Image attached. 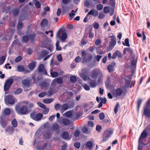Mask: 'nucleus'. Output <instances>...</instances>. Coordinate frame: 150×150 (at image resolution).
I'll list each match as a JSON object with an SVG mask.
<instances>
[{"label": "nucleus", "mask_w": 150, "mask_h": 150, "mask_svg": "<svg viewBox=\"0 0 150 150\" xmlns=\"http://www.w3.org/2000/svg\"><path fill=\"white\" fill-rule=\"evenodd\" d=\"M8 119L7 117L3 114L0 116V124L3 128H5L7 125Z\"/></svg>", "instance_id": "0eeeda50"}, {"label": "nucleus", "mask_w": 150, "mask_h": 150, "mask_svg": "<svg viewBox=\"0 0 150 150\" xmlns=\"http://www.w3.org/2000/svg\"><path fill=\"white\" fill-rule=\"evenodd\" d=\"M61 107V105L59 103H57L54 106L55 109L57 110L59 109Z\"/></svg>", "instance_id": "13d9d810"}, {"label": "nucleus", "mask_w": 150, "mask_h": 150, "mask_svg": "<svg viewBox=\"0 0 150 150\" xmlns=\"http://www.w3.org/2000/svg\"><path fill=\"white\" fill-rule=\"evenodd\" d=\"M99 117L100 120H103L105 118V115L103 112H101L100 114Z\"/></svg>", "instance_id": "e2e57ef3"}, {"label": "nucleus", "mask_w": 150, "mask_h": 150, "mask_svg": "<svg viewBox=\"0 0 150 150\" xmlns=\"http://www.w3.org/2000/svg\"><path fill=\"white\" fill-rule=\"evenodd\" d=\"M37 103L39 106L42 108H46V106L41 102H38Z\"/></svg>", "instance_id": "69168bd1"}, {"label": "nucleus", "mask_w": 150, "mask_h": 150, "mask_svg": "<svg viewBox=\"0 0 150 150\" xmlns=\"http://www.w3.org/2000/svg\"><path fill=\"white\" fill-rule=\"evenodd\" d=\"M102 129V127L100 125H97L96 128V130L98 132H100Z\"/></svg>", "instance_id": "052dcab7"}, {"label": "nucleus", "mask_w": 150, "mask_h": 150, "mask_svg": "<svg viewBox=\"0 0 150 150\" xmlns=\"http://www.w3.org/2000/svg\"><path fill=\"white\" fill-rule=\"evenodd\" d=\"M70 80L71 82L74 83L76 81V77L74 76H72L70 77Z\"/></svg>", "instance_id": "c03bdc74"}, {"label": "nucleus", "mask_w": 150, "mask_h": 150, "mask_svg": "<svg viewBox=\"0 0 150 150\" xmlns=\"http://www.w3.org/2000/svg\"><path fill=\"white\" fill-rule=\"evenodd\" d=\"M49 53V52L45 50H42V54L43 56H46Z\"/></svg>", "instance_id": "774afa93"}, {"label": "nucleus", "mask_w": 150, "mask_h": 150, "mask_svg": "<svg viewBox=\"0 0 150 150\" xmlns=\"http://www.w3.org/2000/svg\"><path fill=\"white\" fill-rule=\"evenodd\" d=\"M93 143L90 141L88 142L86 144V146L88 148L91 149L92 148Z\"/></svg>", "instance_id": "ea45409f"}, {"label": "nucleus", "mask_w": 150, "mask_h": 150, "mask_svg": "<svg viewBox=\"0 0 150 150\" xmlns=\"http://www.w3.org/2000/svg\"><path fill=\"white\" fill-rule=\"evenodd\" d=\"M119 105L118 103H117L116 104V105L114 108V111L115 114H117V112L118 108L119 107Z\"/></svg>", "instance_id": "603ef678"}, {"label": "nucleus", "mask_w": 150, "mask_h": 150, "mask_svg": "<svg viewBox=\"0 0 150 150\" xmlns=\"http://www.w3.org/2000/svg\"><path fill=\"white\" fill-rule=\"evenodd\" d=\"M125 85L127 87H129L131 81H130L127 79L125 80Z\"/></svg>", "instance_id": "338daca9"}, {"label": "nucleus", "mask_w": 150, "mask_h": 150, "mask_svg": "<svg viewBox=\"0 0 150 150\" xmlns=\"http://www.w3.org/2000/svg\"><path fill=\"white\" fill-rule=\"evenodd\" d=\"M48 21L46 18L43 19L41 22V27H44L47 25Z\"/></svg>", "instance_id": "412c9836"}, {"label": "nucleus", "mask_w": 150, "mask_h": 150, "mask_svg": "<svg viewBox=\"0 0 150 150\" xmlns=\"http://www.w3.org/2000/svg\"><path fill=\"white\" fill-rule=\"evenodd\" d=\"M43 136L45 139H49L50 137V134L49 133H46L44 134Z\"/></svg>", "instance_id": "6e6d98bb"}, {"label": "nucleus", "mask_w": 150, "mask_h": 150, "mask_svg": "<svg viewBox=\"0 0 150 150\" xmlns=\"http://www.w3.org/2000/svg\"><path fill=\"white\" fill-rule=\"evenodd\" d=\"M88 71V70L87 69H84L82 71L83 73L80 74V77L85 81H86L88 80V83L91 88H95L97 86V83L96 81L90 79V77L87 75L83 73L84 72L86 73Z\"/></svg>", "instance_id": "7ed1b4c3"}, {"label": "nucleus", "mask_w": 150, "mask_h": 150, "mask_svg": "<svg viewBox=\"0 0 150 150\" xmlns=\"http://www.w3.org/2000/svg\"><path fill=\"white\" fill-rule=\"evenodd\" d=\"M56 82L58 84H61L63 82V79L61 77L57 78L52 81L51 85H52L53 83H54Z\"/></svg>", "instance_id": "aec40b11"}, {"label": "nucleus", "mask_w": 150, "mask_h": 150, "mask_svg": "<svg viewBox=\"0 0 150 150\" xmlns=\"http://www.w3.org/2000/svg\"><path fill=\"white\" fill-rule=\"evenodd\" d=\"M62 123L64 125L67 126L70 124V121L67 118H64L62 120Z\"/></svg>", "instance_id": "5701e85b"}, {"label": "nucleus", "mask_w": 150, "mask_h": 150, "mask_svg": "<svg viewBox=\"0 0 150 150\" xmlns=\"http://www.w3.org/2000/svg\"><path fill=\"white\" fill-rule=\"evenodd\" d=\"M11 125L14 128L17 127L18 122L16 119H14L11 122Z\"/></svg>", "instance_id": "a878e982"}, {"label": "nucleus", "mask_w": 150, "mask_h": 150, "mask_svg": "<svg viewBox=\"0 0 150 150\" xmlns=\"http://www.w3.org/2000/svg\"><path fill=\"white\" fill-rule=\"evenodd\" d=\"M101 42V41L100 39H98L96 40L95 44L96 45L98 46L100 44Z\"/></svg>", "instance_id": "bf43d9fd"}, {"label": "nucleus", "mask_w": 150, "mask_h": 150, "mask_svg": "<svg viewBox=\"0 0 150 150\" xmlns=\"http://www.w3.org/2000/svg\"><path fill=\"white\" fill-rule=\"evenodd\" d=\"M115 65V63H114V65L111 64L109 65L107 67V69L109 73H111L113 70V67Z\"/></svg>", "instance_id": "bb28decb"}, {"label": "nucleus", "mask_w": 150, "mask_h": 150, "mask_svg": "<svg viewBox=\"0 0 150 150\" xmlns=\"http://www.w3.org/2000/svg\"><path fill=\"white\" fill-rule=\"evenodd\" d=\"M36 115L35 112H33L31 113L30 114V116L31 118L33 120H35V116H36Z\"/></svg>", "instance_id": "0e129e2a"}, {"label": "nucleus", "mask_w": 150, "mask_h": 150, "mask_svg": "<svg viewBox=\"0 0 150 150\" xmlns=\"http://www.w3.org/2000/svg\"><path fill=\"white\" fill-rule=\"evenodd\" d=\"M15 98L11 95H9L6 97L5 101L6 105L13 104L15 103Z\"/></svg>", "instance_id": "1a4fd4ad"}, {"label": "nucleus", "mask_w": 150, "mask_h": 150, "mask_svg": "<svg viewBox=\"0 0 150 150\" xmlns=\"http://www.w3.org/2000/svg\"><path fill=\"white\" fill-rule=\"evenodd\" d=\"M23 27V24L22 22H18L17 26V29H19V30H21Z\"/></svg>", "instance_id": "f704fd0d"}, {"label": "nucleus", "mask_w": 150, "mask_h": 150, "mask_svg": "<svg viewBox=\"0 0 150 150\" xmlns=\"http://www.w3.org/2000/svg\"><path fill=\"white\" fill-rule=\"evenodd\" d=\"M115 0H109V5L111 6H114L115 5Z\"/></svg>", "instance_id": "09e8293b"}, {"label": "nucleus", "mask_w": 150, "mask_h": 150, "mask_svg": "<svg viewBox=\"0 0 150 150\" xmlns=\"http://www.w3.org/2000/svg\"><path fill=\"white\" fill-rule=\"evenodd\" d=\"M87 43L85 39L82 38L81 42V44L80 45L81 46H82L85 45Z\"/></svg>", "instance_id": "de8ad7c7"}, {"label": "nucleus", "mask_w": 150, "mask_h": 150, "mask_svg": "<svg viewBox=\"0 0 150 150\" xmlns=\"http://www.w3.org/2000/svg\"><path fill=\"white\" fill-rule=\"evenodd\" d=\"M22 85L23 87L26 90V91H28L29 90L28 88L30 87V82L28 80H24L22 81Z\"/></svg>", "instance_id": "ddd939ff"}, {"label": "nucleus", "mask_w": 150, "mask_h": 150, "mask_svg": "<svg viewBox=\"0 0 150 150\" xmlns=\"http://www.w3.org/2000/svg\"><path fill=\"white\" fill-rule=\"evenodd\" d=\"M13 76H11L6 80L4 85V90L7 91L9 89L11 86L13 82Z\"/></svg>", "instance_id": "423d86ee"}, {"label": "nucleus", "mask_w": 150, "mask_h": 150, "mask_svg": "<svg viewBox=\"0 0 150 150\" xmlns=\"http://www.w3.org/2000/svg\"><path fill=\"white\" fill-rule=\"evenodd\" d=\"M65 115L67 117H71L72 115V112L70 111H67L65 113Z\"/></svg>", "instance_id": "8fccbe9b"}, {"label": "nucleus", "mask_w": 150, "mask_h": 150, "mask_svg": "<svg viewBox=\"0 0 150 150\" xmlns=\"http://www.w3.org/2000/svg\"><path fill=\"white\" fill-rule=\"evenodd\" d=\"M29 40V36L26 35L22 37V42L26 43Z\"/></svg>", "instance_id": "c85d7f7f"}, {"label": "nucleus", "mask_w": 150, "mask_h": 150, "mask_svg": "<svg viewBox=\"0 0 150 150\" xmlns=\"http://www.w3.org/2000/svg\"><path fill=\"white\" fill-rule=\"evenodd\" d=\"M6 59V57L4 56H2L0 58V61L2 64L4 63Z\"/></svg>", "instance_id": "680f3d73"}, {"label": "nucleus", "mask_w": 150, "mask_h": 150, "mask_svg": "<svg viewBox=\"0 0 150 150\" xmlns=\"http://www.w3.org/2000/svg\"><path fill=\"white\" fill-rule=\"evenodd\" d=\"M82 132H83L86 134H88L89 133V132L88 131V128L86 127H83L82 129Z\"/></svg>", "instance_id": "37998d69"}, {"label": "nucleus", "mask_w": 150, "mask_h": 150, "mask_svg": "<svg viewBox=\"0 0 150 150\" xmlns=\"http://www.w3.org/2000/svg\"><path fill=\"white\" fill-rule=\"evenodd\" d=\"M34 1L35 2V6L37 8H39L41 7V4L40 2L37 0H35Z\"/></svg>", "instance_id": "e433bc0d"}, {"label": "nucleus", "mask_w": 150, "mask_h": 150, "mask_svg": "<svg viewBox=\"0 0 150 150\" xmlns=\"http://www.w3.org/2000/svg\"><path fill=\"white\" fill-rule=\"evenodd\" d=\"M38 72L39 73H43L45 75L47 74V72L44 68V66L43 64H40L38 66Z\"/></svg>", "instance_id": "f8f14e48"}, {"label": "nucleus", "mask_w": 150, "mask_h": 150, "mask_svg": "<svg viewBox=\"0 0 150 150\" xmlns=\"http://www.w3.org/2000/svg\"><path fill=\"white\" fill-rule=\"evenodd\" d=\"M22 57L21 56H18L15 59V62H18L21 60Z\"/></svg>", "instance_id": "49530a36"}, {"label": "nucleus", "mask_w": 150, "mask_h": 150, "mask_svg": "<svg viewBox=\"0 0 150 150\" xmlns=\"http://www.w3.org/2000/svg\"><path fill=\"white\" fill-rule=\"evenodd\" d=\"M61 136L62 139L65 140H69L71 138L67 132H63L61 134Z\"/></svg>", "instance_id": "2eb2a0df"}, {"label": "nucleus", "mask_w": 150, "mask_h": 150, "mask_svg": "<svg viewBox=\"0 0 150 150\" xmlns=\"http://www.w3.org/2000/svg\"><path fill=\"white\" fill-rule=\"evenodd\" d=\"M105 17V16L103 12H100L98 16V18L100 19L103 18Z\"/></svg>", "instance_id": "4d7b16f0"}, {"label": "nucleus", "mask_w": 150, "mask_h": 150, "mask_svg": "<svg viewBox=\"0 0 150 150\" xmlns=\"http://www.w3.org/2000/svg\"><path fill=\"white\" fill-rule=\"evenodd\" d=\"M56 37L60 39L62 41L65 40L67 37L66 33L64 32L63 30L61 28L58 31L56 35Z\"/></svg>", "instance_id": "39448f33"}, {"label": "nucleus", "mask_w": 150, "mask_h": 150, "mask_svg": "<svg viewBox=\"0 0 150 150\" xmlns=\"http://www.w3.org/2000/svg\"><path fill=\"white\" fill-rule=\"evenodd\" d=\"M11 112V110L8 108H5L4 111V113L5 115H9Z\"/></svg>", "instance_id": "cd10ccee"}, {"label": "nucleus", "mask_w": 150, "mask_h": 150, "mask_svg": "<svg viewBox=\"0 0 150 150\" xmlns=\"http://www.w3.org/2000/svg\"><path fill=\"white\" fill-rule=\"evenodd\" d=\"M52 86L50 88L48 91V96L50 97L54 93H55L56 92L54 86H53L52 85Z\"/></svg>", "instance_id": "f3484780"}, {"label": "nucleus", "mask_w": 150, "mask_h": 150, "mask_svg": "<svg viewBox=\"0 0 150 150\" xmlns=\"http://www.w3.org/2000/svg\"><path fill=\"white\" fill-rule=\"evenodd\" d=\"M83 86L84 89L86 90L89 91L90 90L89 86L86 83L84 84Z\"/></svg>", "instance_id": "3c124183"}, {"label": "nucleus", "mask_w": 150, "mask_h": 150, "mask_svg": "<svg viewBox=\"0 0 150 150\" xmlns=\"http://www.w3.org/2000/svg\"><path fill=\"white\" fill-rule=\"evenodd\" d=\"M113 133V130H105L103 134V138L102 140V142H104L110 137V135Z\"/></svg>", "instance_id": "20e7f679"}, {"label": "nucleus", "mask_w": 150, "mask_h": 150, "mask_svg": "<svg viewBox=\"0 0 150 150\" xmlns=\"http://www.w3.org/2000/svg\"><path fill=\"white\" fill-rule=\"evenodd\" d=\"M144 113L145 115L150 117V109L147 108L144 109Z\"/></svg>", "instance_id": "b1692460"}, {"label": "nucleus", "mask_w": 150, "mask_h": 150, "mask_svg": "<svg viewBox=\"0 0 150 150\" xmlns=\"http://www.w3.org/2000/svg\"><path fill=\"white\" fill-rule=\"evenodd\" d=\"M62 109V110H67L69 108V105L66 103L63 104L61 106Z\"/></svg>", "instance_id": "72a5a7b5"}, {"label": "nucleus", "mask_w": 150, "mask_h": 150, "mask_svg": "<svg viewBox=\"0 0 150 150\" xmlns=\"http://www.w3.org/2000/svg\"><path fill=\"white\" fill-rule=\"evenodd\" d=\"M36 62L35 61H33L29 64L28 67L31 70H33L35 67Z\"/></svg>", "instance_id": "393cba45"}, {"label": "nucleus", "mask_w": 150, "mask_h": 150, "mask_svg": "<svg viewBox=\"0 0 150 150\" xmlns=\"http://www.w3.org/2000/svg\"><path fill=\"white\" fill-rule=\"evenodd\" d=\"M111 38V41L110 42V47L111 49L113 48L116 44V40L115 37L114 35L110 37Z\"/></svg>", "instance_id": "4468645a"}, {"label": "nucleus", "mask_w": 150, "mask_h": 150, "mask_svg": "<svg viewBox=\"0 0 150 150\" xmlns=\"http://www.w3.org/2000/svg\"><path fill=\"white\" fill-rule=\"evenodd\" d=\"M127 92V90H125L124 91H123L121 88H118L116 89L115 91V93L116 95L117 96H120L122 93L125 94Z\"/></svg>", "instance_id": "a211bd4d"}, {"label": "nucleus", "mask_w": 150, "mask_h": 150, "mask_svg": "<svg viewBox=\"0 0 150 150\" xmlns=\"http://www.w3.org/2000/svg\"><path fill=\"white\" fill-rule=\"evenodd\" d=\"M50 75L52 77L54 78L57 76L58 75V74L57 72L56 71L52 72V71L51 70Z\"/></svg>", "instance_id": "473e14b6"}, {"label": "nucleus", "mask_w": 150, "mask_h": 150, "mask_svg": "<svg viewBox=\"0 0 150 150\" xmlns=\"http://www.w3.org/2000/svg\"><path fill=\"white\" fill-rule=\"evenodd\" d=\"M24 105L21 106L17 105L15 107L16 112L21 115H24L28 114L31 109L33 108L34 105L30 103L29 101H27L23 102Z\"/></svg>", "instance_id": "f257e3e1"}, {"label": "nucleus", "mask_w": 150, "mask_h": 150, "mask_svg": "<svg viewBox=\"0 0 150 150\" xmlns=\"http://www.w3.org/2000/svg\"><path fill=\"white\" fill-rule=\"evenodd\" d=\"M104 12L105 13H108L109 12V8L108 6H105L103 9Z\"/></svg>", "instance_id": "5fc2aeb1"}, {"label": "nucleus", "mask_w": 150, "mask_h": 150, "mask_svg": "<svg viewBox=\"0 0 150 150\" xmlns=\"http://www.w3.org/2000/svg\"><path fill=\"white\" fill-rule=\"evenodd\" d=\"M142 102V100L141 99H138L137 101V110L139 111Z\"/></svg>", "instance_id": "c9c22d12"}, {"label": "nucleus", "mask_w": 150, "mask_h": 150, "mask_svg": "<svg viewBox=\"0 0 150 150\" xmlns=\"http://www.w3.org/2000/svg\"><path fill=\"white\" fill-rule=\"evenodd\" d=\"M149 125H147L144 130L143 131L139 138V140H143L145 138L147 137L148 134L147 132V131H148L149 129Z\"/></svg>", "instance_id": "9d476101"}, {"label": "nucleus", "mask_w": 150, "mask_h": 150, "mask_svg": "<svg viewBox=\"0 0 150 150\" xmlns=\"http://www.w3.org/2000/svg\"><path fill=\"white\" fill-rule=\"evenodd\" d=\"M52 129L55 130H58L59 129V126L57 123H56L53 125Z\"/></svg>", "instance_id": "4c0bfd02"}, {"label": "nucleus", "mask_w": 150, "mask_h": 150, "mask_svg": "<svg viewBox=\"0 0 150 150\" xmlns=\"http://www.w3.org/2000/svg\"><path fill=\"white\" fill-rule=\"evenodd\" d=\"M98 11L96 10H94L92 9L90 11L87 13L86 17L83 20L84 22H86L88 19V16L90 15H92L93 16L96 17L98 16Z\"/></svg>", "instance_id": "6e6552de"}, {"label": "nucleus", "mask_w": 150, "mask_h": 150, "mask_svg": "<svg viewBox=\"0 0 150 150\" xmlns=\"http://www.w3.org/2000/svg\"><path fill=\"white\" fill-rule=\"evenodd\" d=\"M36 140H35V142L34 143V146L35 147V148L37 149L38 150H44V149L47 147L48 146V147H50V144L48 142H46L45 144L41 148L40 147L37 146V145L36 143H35Z\"/></svg>", "instance_id": "9b49d317"}, {"label": "nucleus", "mask_w": 150, "mask_h": 150, "mask_svg": "<svg viewBox=\"0 0 150 150\" xmlns=\"http://www.w3.org/2000/svg\"><path fill=\"white\" fill-rule=\"evenodd\" d=\"M89 76L92 79H95L96 81V80L98 78L97 82H96L97 85L98 84L101 83L103 77L102 71L98 69H93L91 71Z\"/></svg>", "instance_id": "f03ea898"}, {"label": "nucleus", "mask_w": 150, "mask_h": 150, "mask_svg": "<svg viewBox=\"0 0 150 150\" xmlns=\"http://www.w3.org/2000/svg\"><path fill=\"white\" fill-rule=\"evenodd\" d=\"M17 70L19 71H23L24 70V68L23 66L22 65H20L17 68Z\"/></svg>", "instance_id": "a19ab883"}, {"label": "nucleus", "mask_w": 150, "mask_h": 150, "mask_svg": "<svg viewBox=\"0 0 150 150\" xmlns=\"http://www.w3.org/2000/svg\"><path fill=\"white\" fill-rule=\"evenodd\" d=\"M125 43L123 42L122 44L124 45H126L127 47H129L130 45L129 43V40L128 38H126L125 40Z\"/></svg>", "instance_id": "58836bf2"}, {"label": "nucleus", "mask_w": 150, "mask_h": 150, "mask_svg": "<svg viewBox=\"0 0 150 150\" xmlns=\"http://www.w3.org/2000/svg\"><path fill=\"white\" fill-rule=\"evenodd\" d=\"M103 7V5L101 4H99L96 6V8L98 10L100 11L101 10Z\"/></svg>", "instance_id": "a18cd8bd"}, {"label": "nucleus", "mask_w": 150, "mask_h": 150, "mask_svg": "<svg viewBox=\"0 0 150 150\" xmlns=\"http://www.w3.org/2000/svg\"><path fill=\"white\" fill-rule=\"evenodd\" d=\"M22 91V89L21 88H19L16 89L14 93L16 95H18L21 93Z\"/></svg>", "instance_id": "7c9ffc66"}, {"label": "nucleus", "mask_w": 150, "mask_h": 150, "mask_svg": "<svg viewBox=\"0 0 150 150\" xmlns=\"http://www.w3.org/2000/svg\"><path fill=\"white\" fill-rule=\"evenodd\" d=\"M43 115L42 114L39 113L36 115L35 116V120L37 121H38L40 120L43 117Z\"/></svg>", "instance_id": "4be33fe9"}, {"label": "nucleus", "mask_w": 150, "mask_h": 150, "mask_svg": "<svg viewBox=\"0 0 150 150\" xmlns=\"http://www.w3.org/2000/svg\"><path fill=\"white\" fill-rule=\"evenodd\" d=\"M19 12V9L18 8H14L13 10V14L15 16L18 15Z\"/></svg>", "instance_id": "2f4dec72"}, {"label": "nucleus", "mask_w": 150, "mask_h": 150, "mask_svg": "<svg viewBox=\"0 0 150 150\" xmlns=\"http://www.w3.org/2000/svg\"><path fill=\"white\" fill-rule=\"evenodd\" d=\"M80 134V132L79 130L75 131L74 134V135L75 137H79Z\"/></svg>", "instance_id": "864d4df0"}, {"label": "nucleus", "mask_w": 150, "mask_h": 150, "mask_svg": "<svg viewBox=\"0 0 150 150\" xmlns=\"http://www.w3.org/2000/svg\"><path fill=\"white\" fill-rule=\"evenodd\" d=\"M53 100L52 98L45 99L43 100V102L45 103L48 104L52 102Z\"/></svg>", "instance_id": "c756f323"}, {"label": "nucleus", "mask_w": 150, "mask_h": 150, "mask_svg": "<svg viewBox=\"0 0 150 150\" xmlns=\"http://www.w3.org/2000/svg\"><path fill=\"white\" fill-rule=\"evenodd\" d=\"M47 94V92L45 91L43 92L40 93L38 94V96L40 98H43L46 96Z\"/></svg>", "instance_id": "79ce46f5"}, {"label": "nucleus", "mask_w": 150, "mask_h": 150, "mask_svg": "<svg viewBox=\"0 0 150 150\" xmlns=\"http://www.w3.org/2000/svg\"><path fill=\"white\" fill-rule=\"evenodd\" d=\"M29 39L30 40L31 42L33 43L36 40V34L33 33L29 35Z\"/></svg>", "instance_id": "6ab92c4d"}, {"label": "nucleus", "mask_w": 150, "mask_h": 150, "mask_svg": "<svg viewBox=\"0 0 150 150\" xmlns=\"http://www.w3.org/2000/svg\"><path fill=\"white\" fill-rule=\"evenodd\" d=\"M6 132L7 133V134L11 135L13 133L14 128L12 126H8L5 129Z\"/></svg>", "instance_id": "dca6fc26"}]
</instances>
